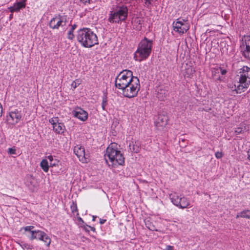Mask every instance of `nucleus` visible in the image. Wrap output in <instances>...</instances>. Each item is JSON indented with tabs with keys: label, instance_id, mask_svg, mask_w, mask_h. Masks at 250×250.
Listing matches in <instances>:
<instances>
[{
	"label": "nucleus",
	"instance_id": "nucleus-1",
	"mask_svg": "<svg viewBox=\"0 0 250 250\" xmlns=\"http://www.w3.org/2000/svg\"><path fill=\"white\" fill-rule=\"evenodd\" d=\"M119 147L117 144L113 143L106 148L105 157L108 158L111 165L113 167L123 166L125 164V158L119 150Z\"/></svg>",
	"mask_w": 250,
	"mask_h": 250
},
{
	"label": "nucleus",
	"instance_id": "nucleus-2",
	"mask_svg": "<svg viewBox=\"0 0 250 250\" xmlns=\"http://www.w3.org/2000/svg\"><path fill=\"white\" fill-rule=\"evenodd\" d=\"M78 42L85 47H91L98 43L96 35L89 28H83L78 31Z\"/></svg>",
	"mask_w": 250,
	"mask_h": 250
},
{
	"label": "nucleus",
	"instance_id": "nucleus-3",
	"mask_svg": "<svg viewBox=\"0 0 250 250\" xmlns=\"http://www.w3.org/2000/svg\"><path fill=\"white\" fill-rule=\"evenodd\" d=\"M152 44V41L148 40L146 37L141 40L134 53L135 60L140 62L146 60L150 55Z\"/></svg>",
	"mask_w": 250,
	"mask_h": 250
},
{
	"label": "nucleus",
	"instance_id": "nucleus-4",
	"mask_svg": "<svg viewBox=\"0 0 250 250\" xmlns=\"http://www.w3.org/2000/svg\"><path fill=\"white\" fill-rule=\"evenodd\" d=\"M238 77H239V82H237V85H236L237 92L242 93L250 84V68L244 66L240 69Z\"/></svg>",
	"mask_w": 250,
	"mask_h": 250
},
{
	"label": "nucleus",
	"instance_id": "nucleus-5",
	"mask_svg": "<svg viewBox=\"0 0 250 250\" xmlns=\"http://www.w3.org/2000/svg\"><path fill=\"white\" fill-rule=\"evenodd\" d=\"M128 16V8L126 6H118L116 9L110 12L108 21L111 23H121L125 21Z\"/></svg>",
	"mask_w": 250,
	"mask_h": 250
},
{
	"label": "nucleus",
	"instance_id": "nucleus-6",
	"mask_svg": "<svg viewBox=\"0 0 250 250\" xmlns=\"http://www.w3.org/2000/svg\"><path fill=\"white\" fill-rule=\"evenodd\" d=\"M135 77L132 75V72L129 70H124L117 76L115 80V86L119 89L125 88L133 80Z\"/></svg>",
	"mask_w": 250,
	"mask_h": 250
},
{
	"label": "nucleus",
	"instance_id": "nucleus-7",
	"mask_svg": "<svg viewBox=\"0 0 250 250\" xmlns=\"http://www.w3.org/2000/svg\"><path fill=\"white\" fill-rule=\"evenodd\" d=\"M140 88L139 80L137 77H134L131 82H130L125 87L123 88L121 90L125 97L131 98L137 96Z\"/></svg>",
	"mask_w": 250,
	"mask_h": 250
},
{
	"label": "nucleus",
	"instance_id": "nucleus-8",
	"mask_svg": "<svg viewBox=\"0 0 250 250\" xmlns=\"http://www.w3.org/2000/svg\"><path fill=\"white\" fill-rule=\"evenodd\" d=\"M169 196L171 202L180 208H186L190 205L189 200L187 198L179 195L176 192H172Z\"/></svg>",
	"mask_w": 250,
	"mask_h": 250
},
{
	"label": "nucleus",
	"instance_id": "nucleus-9",
	"mask_svg": "<svg viewBox=\"0 0 250 250\" xmlns=\"http://www.w3.org/2000/svg\"><path fill=\"white\" fill-rule=\"evenodd\" d=\"M173 30L180 35L186 33L189 29V25L187 21L183 19H177L172 23Z\"/></svg>",
	"mask_w": 250,
	"mask_h": 250
},
{
	"label": "nucleus",
	"instance_id": "nucleus-10",
	"mask_svg": "<svg viewBox=\"0 0 250 250\" xmlns=\"http://www.w3.org/2000/svg\"><path fill=\"white\" fill-rule=\"evenodd\" d=\"M21 118V111L18 109L10 111L6 117V122L9 125H14L17 124Z\"/></svg>",
	"mask_w": 250,
	"mask_h": 250
},
{
	"label": "nucleus",
	"instance_id": "nucleus-11",
	"mask_svg": "<svg viewBox=\"0 0 250 250\" xmlns=\"http://www.w3.org/2000/svg\"><path fill=\"white\" fill-rule=\"evenodd\" d=\"M66 17L58 16L52 18L49 22V27L53 29H58L59 27H63L66 25Z\"/></svg>",
	"mask_w": 250,
	"mask_h": 250
},
{
	"label": "nucleus",
	"instance_id": "nucleus-12",
	"mask_svg": "<svg viewBox=\"0 0 250 250\" xmlns=\"http://www.w3.org/2000/svg\"><path fill=\"white\" fill-rule=\"evenodd\" d=\"M241 52L246 58H250V36H244L241 40Z\"/></svg>",
	"mask_w": 250,
	"mask_h": 250
},
{
	"label": "nucleus",
	"instance_id": "nucleus-13",
	"mask_svg": "<svg viewBox=\"0 0 250 250\" xmlns=\"http://www.w3.org/2000/svg\"><path fill=\"white\" fill-rule=\"evenodd\" d=\"M49 123L52 125L53 129L56 133H63L65 130V126L63 123L59 122L57 117L50 119Z\"/></svg>",
	"mask_w": 250,
	"mask_h": 250
},
{
	"label": "nucleus",
	"instance_id": "nucleus-14",
	"mask_svg": "<svg viewBox=\"0 0 250 250\" xmlns=\"http://www.w3.org/2000/svg\"><path fill=\"white\" fill-rule=\"evenodd\" d=\"M73 116L80 120L84 122L88 118L87 112L80 107H77L72 112Z\"/></svg>",
	"mask_w": 250,
	"mask_h": 250
},
{
	"label": "nucleus",
	"instance_id": "nucleus-15",
	"mask_svg": "<svg viewBox=\"0 0 250 250\" xmlns=\"http://www.w3.org/2000/svg\"><path fill=\"white\" fill-rule=\"evenodd\" d=\"M168 117L164 114H159L155 121V125L158 129L163 128L167 124Z\"/></svg>",
	"mask_w": 250,
	"mask_h": 250
},
{
	"label": "nucleus",
	"instance_id": "nucleus-16",
	"mask_svg": "<svg viewBox=\"0 0 250 250\" xmlns=\"http://www.w3.org/2000/svg\"><path fill=\"white\" fill-rule=\"evenodd\" d=\"M74 152L81 162L82 163H87L85 150L83 147L77 145L74 148Z\"/></svg>",
	"mask_w": 250,
	"mask_h": 250
},
{
	"label": "nucleus",
	"instance_id": "nucleus-17",
	"mask_svg": "<svg viewBox=\"0 0 250 250\" xmlns=\"http://www.w3.org/2000/svg\"><path fill=\"white\" fill-rule=\"evenodd\" d=\"M25 1L26 0H21L20 1L14 3L12 6L9 8L10 11L11 13L15 12H18L20 11L21 9L25 8L26 6Z\"/></svg>",
	"mask_w": 250,
	"mask_h": 250
},
{
	"label": "nucleus",
	"instance_id": "nucleus-18",
	"mask_svg": "<svg viewBox=\"0 0 250 250\" xmlns=\"http://www.w3.org/2000/svg\"><path fill=\"white\" fill-rule=\"evenodd\" d=\"M220 71V68L219 67L214 68L212 70V77L215 81H222L223 80V78L219 75Z\"/></svg>",
	"mask_w": 250,
	"mask_h": 250
},
{
	"label": "nucleus",
	"instance_id": "nucleus-19",
	"mask_svg": "<svg viewBox=\"0 0 250 250\" xmlns=\"http://www.w3.org/2000/svg\"><path fill=\"white\" fill-rule=\"evenodd\" d=\"M143 20L139 18H136L134 20V25L135 27H134L137 30H141L142 29V24L143 23Z\"/></svg>",
	"mask_w": 250,
	"mask_h": 250
},
{
	"label": "nucleus",
	"instance_id": "nucleus-20",
	"mask_svg": "<svg viewBox=\"0 0 250 250\" xmlns=\"http://www.w3.org/2000/svg\"><path fill=\"white\" fill-rule=\"evenodd\" d=\"M239 217L246 218L250 219V210H245L239 213L236 215V218Z\"/></svg>",
	"mask_w": 250,
	"mask_h": 250
},
{
	"label": "nucleus",
	"instance_id": "nucleus-21",
	"mask_svg": "<svg viewBox=\"0 0 250 250\" xmlns=\"http://www.w3.org/2000/svg\"><path fill=\"white\" fill-rule=\"evenodd\" d=\"M41 167L45 172H47L49 169L48 162L47 160H43L41 162Z\"/></svg>",
	"mask_w": 250,
	"mask_h": 250
},
{
	"label": "nucleus",
	"instance_id": "nucleus-22",
	"mask_svg": "<svg viewBox=\"0 0 250 250\" xmlns=\"http://www.w3.org/2000/svg\"><path fill=\"white\" fill-rule=\"evenodd\" d=\"M35 179L32 177L30 176L28 178L26 182V185L30 188H32V187H35Z\"/></svg>",
	"mask_w": 250,
	"mask_h": 250
},
{
	"label": "nucleus",
	"instance_id": "nucleus-23",
	"mask_svg": "<svg viewBox=\"0 0 250 250\" xmlns=\"http://www.w3.org/2000/svg\"><path fill=\"white\" fill-rule=\"evenodd\" d=\"M129 148L130 151L134 152L135 153H137L140 151V147L136 143L132 146L130 144L129 145Z\"/></svg>",
	"mask_w": 250,
	"mask_h": 250
},
{
	"label": "nucleus",
	"instance_id": "nucleus-24",
	"mask_svg": "<svg viewBox=\"0 0 250 250\" xmlns=\"http://www.w3.org/2000/svg\"><path fill=\"white\" fill-rule=\"evenodd\" d=\"M41 241H43L47 247H49L51 243V239L45 233V236H43V238Z\"/></svg>",
	"mask_w": 250,
	"mask_h": 250
},
{
	"label": "nucleus",
	"instance_id": "nucleus-25",
	"mask_svg": "<svg viewBox=\"0 0 250 250\" xmlns=\"http://www.w3.org/2000/svg\"><path fill=\"white\" fill-rule=\"evenodd\" d=\"M246 130H247V128H246V126H244V127H241V126L235 128V133H236V135H238V134L242 133Z\"/></svg>",
	"mask_w": 250,
	"mask_h": 250
},
{
	"label": "nucleus",
	"instance_id": "nucleus-26",
	"mask_svg": "<svg viewBox=\"0 0 250 250\" xmlns=\"http://www.w3.org/2000/svg\"><path fill=\"white\" fill-rule=\"evenodd\" d=\"M44 236V232L41 230H37V236H36V239H39L41 241V240H42V238H43V236Z\"/></svg>",
	"mask_w": 250,
	"mask_h": 250
},
{
	"label": "nucleus",
	"instance_id": "nucleus-27",
	"mask_svg": "<svg viewBox=\"0 0 250 250\" xmlns=\"http://www.w3.org/2000/svg\"><path fill=\"white\" fill-rule=\"evenodd\" d=\"M34 228V227L33 226H28L24 227L23 229L25 230V231L28 232L31 234L32 231H35V230H33Z\"/></svg>",
	"mask_w": 250,
	"mask_h": 250
},
{
	"label": "nucleus",
	"instance_id": "nucleus-28",
	"mask_svg": "<svg viewBox=\"0 0 250 250\" xmlns=\"http://www.w3.org/2000/svg\"><path fill=\"white\" fill-rule=\"evenodd\" d=\"M194 71L192 69V68L190 66H188L187 68H186V75H188V77H190L191 75H192L194 73Z\"/></svg>",
	"mask_w": 250,
	"mask_h": 250
},
{
	"label": "nucleus",
	"instance_id": "nucleus-29",
	"mask_svg": "<svg viewBox=\"0 0 250 250\" xmlns=\"http://www.w3.org/2000/svg\"><path fill=\"white\" fill-rule=\"evenodd\" d=\"M106 104H107V98L105 96L103 98V101H102V109L104 110H105V106H106Z\"/></svg>",
	"mask_w": 250,
	"mask_h": 250
},
{
	"label": "nucleus",
	"instance_id": "nucleus-30",
	"mask_svg": "<svg viewBox=\"0 0 250 250\" xmlns=\"http://www.w3.org/2000/svg\"><path fill=\"white\" fill-rule=\"evenodd\" d=\"M37 236V230H35V231H32V233L30 234V239L32 240L36 238V236Z\"/></svg>",
	"mask_w": 250,
	"mask_h": 250
},
{
	"label": "nucleus",
	"instance_id": "nucleus-31",
	"mask_svg": "<svg viewBox=\"0 0 250 250\" xmlns=\"http://www.w3.org/2000/svg\"><path fill=\"white\" fill-rule=\"evenodd\" d=\"M73 32V31L72 30H70L68 33L67 38L70 40H72L74 37Z\"/></svg>",
	"mask_w": 250,
	"mask_h": 250
},
{
	"label": "nucleus",
	"instance_id": "nucleus-32",
	"mask_svg": "<svg viewBox=\"0 0 250 250\" xmlns=\"http://www.w3.org/2000/svg\"><path fill=\"white\" fill-rule=\"evenodd\" d=\"M215 156L216 158L217 159H220L223 156V154L222 152L217 151L215 153Z\"/></svg>",
	"mask_w": 250,
	"mask_h": 250
},
{
	"label": "nucleus",
	"instance_id": "nucleus-33",
	"mask_svg": "<svg viewBox=\"0 0 250 250\" xmlns=\"http://www.w3.org/2000/svg\"><path fill=\"white\" fill-rule=\"evenodd\" d=\"M8 152L10 154H15L16 150L14 148H8Z\"/></svg>",
	"mask_w": 250,
	"mask_h": 250
},
{
	"label": "nucleus",
	"instance_id": "nucleus-34",
	"mask_svg": "<svg viewBox=\"0 0 250 250\" xmlns=\"http://www.w3.org/2000/svg\"><path fill=\"white\" fill-rule=\"evenodd\" d=\"M219 68H220V71H219V73L221 74L222 75H224L226 74L227 71L223 69L222 67H219Z\"/></svg>",
	"mask_w": 250,
	"mask_h": 250
},
{
	"label": "nucleus",
	"instance_id": "nucleus-35",
	"mask_svg": "<svg viewBox=\"0 0 250 250\" xmlns=\"http://www.w3.org/2000/svg\"><path fill=\"white\" fill-rule=\"evenodd\" d=\"M154 0H145L146 5L148 7L151 4V3Z\"/></svg>",
	"mask_w": 250,
	"mask_h": 250
},
{
	"label": "nucleus",
	"instance_id": "nucleus-36",
	"mask_svg": "<svg viewBox=\"0 0 250 250\" xmlns=\"http://www.w3.org/2000/svg\"><path fill=\"white\" fill-rule=\"evenodd\" d=\"M81 1L84 4H89L91 2H92V0H81Z\"/></svg>",
	"mask_w": 250,
	"mask_h": 250
},
{
	"label": "nucleus",
	"instance_id": "nucleus-37",
	"mask_svg": "<svg viewBox=\"0 0 250 250\" xmlns=\"http://www.w3.org/2000/svg\"><path fill=\"white\" fill-rule=\"evenodd\" d=\"M236 85H237V83L236 84H235L233 86H232V87H231V89L233 91H235L236 93H238L237 92V88H237Z\"/></svg>",
	"mask_w": 250,
	"mask_h": 250
},
{
	"label": "nucleus",
	"instance_id": "nucleus-38",
	"mask_svg": "<svg viewBox=\"0 0 250 250\" xmlns=\"http://www.w3.org/2000/svg\"><path fill=\"white\" fill-rule=\"evenodd\" d=\"M164 250H173V247L171 246H167Z\"/></svg>",
	"mask_w": 250,
	"mask_h": 250
},
{
	"label": "nucleus",
	"instance_id": "nucleus-39",
	"mask_svg": "<svg viewBox=\"0 0 250 250\" xmlns=\"http://www.w3.org/2000/svg\"><path fill=\"white\" fill-rule=\"evenodd\" d=\"M47 159L50 161V163L54 161V159L52 156L49 155L47 156Z\"/></svg>",
	"mask_w": 250,
	"mask_h": 250
},
{
	"label": "nucleus",
	"instance_id": "nucleus-40",
	"mask_svg": "<svg viewBox=\"0 0 250 250\" xmlns=\"http://www.w3.org/2000/svg\"><path fill=\"white\" fill-rule=\"evenodd\" d=\"M57 160H54V161L50 163V165L51 167L55 166L56 165Z\"/></svg>",
	"mask_w": 250,
	"mask_h": 250
},
{
	"label": "nucleus",
	"instance_id": "nucleus-41",
	"mask_svg": "<svg viewBox=\"0 0 250 250\" xmlns=\"http://www.w3.org/2000/svg\"><path fill=\"white\" fill-rule=\"evenodd\" d=\"M2 111H3L2 106V105L0 103V118L1 117V116L2 115Z\"/></svg>",
	"mask_w": 250,
	"mask_h": 250
},
{
	"label": "nucleus",
	"instance_id": "nucleus-42",
	"mask_svg": "<svg viewBox=\"0 0 250 250\" xmlns=\"http://www.w3.org/2000/svg\"><path fill=\"white\" fill-rule=\"evenodd\" d=\"M106 220L105 219H100V223L101 224H104L106 222Z\"/></svg>",
	"mask_w": 250,
	"mask_h": 250
},
{
	"label": "nucleus",
	"instance_id": "nucleus-43",
	"mask_svg": "<svg viewBox=\"0 0 250 250\" xmlns=\"http://www.w3.org/2000/svg\"><path fill=\"white\" fill-rule=\"evenodd\" d=\"M87 227H88L91 230H92L93 231H95V229L94 228V227H92L91 226H86Z\"/></svg>",
	"mask_w": 250,
	"mask_h": 250
},
{
	"label": "nucleus",
	"instance_id": "nucleus-44",
	"mask_svg": "<svg viewBox=\"0 0 250 250\" xmlns=\"http://www.w3.org/2000/svg\"><path fill=\"white\" fill-rule=\"evenodd\" d=\"M72 86L75 88L77 87L76 83L75 82H73L72 83Z\"/></svg>",
	"mask_w": 250,
	"mask_h": 250
},
{
	"label": "nucleus",
	"instance_id": "nucleus-45",
	"mask_svg": "<svg viewBox=\"0 0 250 250\" xmlns=\"http://www.w3.org/2000/svg\"><path fill=\"white\" fill-rule=\"evenodd\" d=\"M248 158L250 160V149L248 151Z\"/></svg>",
	"mask_w": 250,
	"mask_h": 250
},
{
	"label": "nucleus",
	"instance_id": "nucleus-46",
	"mask_svg": "<svg viewBox=\"0 0 250 250\" xmlns=\"http://www.w3.org/2000/svg\"><path fill=\"white\" fill-rule=\"evenodd\" d=\"M71 208L72 209V211L74 212V210H77V208L76 206L71 207Z\"/></svg>",
	"mask_w": 250,
	"mask_h": 250
},
{
	"label": "nucleus",
	"instance_id": "nucleus-47",
	"mask_svg": "<svg viewBox=\"0 0 250 250\" xmlns=\"http://www.w3.org/2000/svg\"><path fill=\"white\" fill-rule=\"evenodd\" d=\"M75 28H76V25H74L72 26V27H71V28L70 30H72V31H74V30L75 29Z\"/></svg>",
	"mask_w": 250,
	"mask_h": 250
},
{
	"label": "nucleus",
	"instance_id": "nucleus-48",
	"mask_svg": "<svg viewBox=\"0 0 250 250\" xmlns=\"http://www.w3.org/2000/svg\"><path fill=\"white\" fill-rule=\"evenodd\" d=\"M97 218V216H93V217H92V221H95V219L96 218Z\"/></svg>",
	"mask_w": 250,
	"mask_h": 250
},
{
	"label": "nucleus",
	"instance_id": "nucleus-49",
	"mask_svg": "<svg viewBox=\"0 0 250 250\" xmlns=\"http://www.w3.org/2000/svg\"><path fill=\"white\" fill-rule=\"evenodd\" d=\"M13 18V14H11L9 16V19H11Z\"/></svg>",
	"mask_w": 250,
	"mask_h": 250
},
{
	"label": "nucleus",
	"instance_id": "nucleus-50",
	"mask_svg": "<svg viewBox=\"0 0 250 250\" xmlns=\"http://www.w3.org/2000/svg\"><path fill=\"white\" fill-rule=\"evenodd\" d=\"M147 227L150 230H152V228H151V227H149V226H147Z\"/></svg>",
	"mask_w": 250,
	"mask_h": 250
},
{
	"label": "nucleus",
	"instance_id": "nucleus-51",
	"mask_svg": "<svg viewBox=\"0 0 250 250\" xmlns=\"http://www.w3.org/2000/svg\"><path fill=\"white\" fill-rule=\"evenodd\" d=\"M84 229H85V230L86 231H88V230H87V229H86L85 227H84Z\"/></svg>",
	"mask_w": 250,
	"mask_h": 250
}]
</instances>
